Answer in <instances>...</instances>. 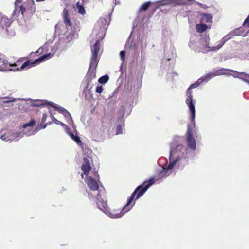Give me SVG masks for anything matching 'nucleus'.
Listing matches in <instances>:
<instances>
[{"instance_id":"obj_1","label":"nucleus","mask_w":249,"mask_h":249,"mask_svg":"<svg viewBox=\"0 0 249 249\" xmlns=\"http://www.w3.org/2000/svg\"><path fill=\"white\" fill-rule=\"evenodd\" d=\"M155 183V178L152 177L149 180L145 181L142 185L138 186L134 191L131 194L130 197L128 198L127 204L121 208L111 210L109 212V216L113 218H117L121 217L127 212L130 210L128 208L129 205L131 204L133 199H138L146 192L148 189Z\"/></svg>"},{"instance_id":"obj_2","label":"nucleus","mask_w":249,"mask_h":249,"mask_svg":"<svg viewBox=\"0 0 249 249\" xmlns=\"http://www.w3.org/2000/svg\"><path fill=\"white\" fill-rule=\"evenodd\" d=\"M92 161V158L89 156L84 157L83 159V162L81 165V170L83 173L81 174V177L83 178L84 175H86L85 181L88 186L92 191H97L99 190V187L97 182L93 178L89 176V172L92 169V173L94 178L98 180L99 179L98 174V170L95 168H92L90 161Z\"/></svg>"},{"instance_id":"obj_3","label":"nucleus","mask_w":249,"mask_h":249,"mask_svg":"<svg viewBox=\"0 0 249 249\" xmlns=\"http://www.w3.org/2000/svg\"><path fill=\"white\" fill-rule=\"evenodd\" d=\"M52 57V55L51 53H48L47 54H45L44 55L41 56L39 58L36 59L35 61L31 62L30 60H28L23 63L20 66V68L19 67L14 68V71H19V70H23L25 69H29L32 67H33L35 65V64L37 63H39L45 60L48 59Z\"/></svg>"},{"instance_id":"obj_4","label":"nucleus","mask_w":249,"mask_h":249,"mask_svg":"<svg viewBox=\"0 0 249 249\" xmlns=\"http://www.w3.org/2000/svg\"><path fill=\"white\" fill-rule=\"evenodd\" d=\"M105 196V191L100 190L96 196V203L98 208L102 210H107V201L104 200Z\"/></svg>"},{"instance_id":"obj_5","label":"nucleus","mask_w":249,"mask_h":249,"mask_svg":"<svg viewBox=\"0 0 249 249\" xmlns=\"http://www.w3.org/2000/svg\"><path fill=\"white\" fill-rule=\"evenodd\" d=\"M186 135L188 147L191 149L195 150L196 148V140L193 136L192 130L189 125L188 126Z\"/></svg>"},{"instance_id":"obj_6","label":"nucleus","mask_w":249,"mask_h":249,"mask_svg":"<svg viewBox=\"0 0 249 249\" xmlns=\"http://www.w3.org/2000/svg\"><path fill=\"white\" fill-rule=\"evenodd\" d=\"M184 147L182 145H178L176 147V149L175 150H172L170 151V163L169 164L166 166L165 169H166L168 171L169 170H171L173 168V167L176 165V163L179 160V158L178 157L176 158L175 160H173L172 161L171 160L172 156L174 155V153L176 152L177 150H180L181 148H184Z\"/></svg>"},{"instance_id":"obj_7","label":"nucleus","mask_w":249,"mask_h":249,"mask_svg":"<svg viewBox=\"0 0 249 249\" xmlns=\"http://www.w3.org/2000/svg\"><path fill=\"white\" fill-rule=\"evenodd\" d=\"M209 41V37L206 38L204 41L205 42V47L202 48V52L203 53H207L209 51H217L221 48L224 43V42L221 41L217 46L210 47L208 46Z\"/></svg>"},{"instance_id":"obj_8","label":"nucleus","mask_w":249,"mask_h":249,"mask_svg":"<svg viewBox=\"0 0 249 249\" xmlns=\"http://www.w3.org/2000/svg\"><path fill=\"white\" fill-rule=\"evenodd\" d=\"M12 21L10 19L1 14H0V27L2 29L7 28L11 24Z\"/></svg>"},{"instance_id":"obj_9","label":"nucleus","mask_w":249,"mask_h":249,"mask_svg":"<svg viewBox=\"0 0 249 249\" xmlns=\"http://www.w3.org/2000/svg\"><path fill=\"white\" fill-rule=\"evenodd\" d=\"M186 103L187 104L189 110L191 112V119L192 122H194L195 118V101H193V100H186Z\"/></svg>"},{"instance_id":"obj_10","label":"nucleus","mask_w":249,"mask_h":249,"mask_svg":"<svg viewBox=\"0 0 249 249\" xmlns=\"http://www.w3.org/2000/svg\"><path fill=\"white\" fill-rule=\"evenodd\" d=\"M44 104L49 105L51 106H52L53 107H54L55 108V109L56 110H57L59 112L63 114L66 117H71V115L69 113V112L62 107H57L54 106V105H53L51 102H46Z\"/></svg>"},{"instance_id":"obj_11","label":"nucleus","mask_w":249,"mask_h":249,"mask_svg":"<svg viewBox=\"0 0 249 249\" xmlns=\"http://www.w3.org/2000/svg\"><path fill=\"white\" fill-rule=\"evenodd\" d=\"M62 14L64 23L67 26L71 27L72 24L69 18V10L65 8L63 10Z\"/></svg>"},{"instance_id":"obj_12","label":"nucleus","mask_w":249,"mask_h":249,"mask_svg":"<svg viewBox=\"0 0 249 249\" xmlns=\"http://www.w3.org/2000/svg\"><path fill=\"white\" fill-rule=\"evenodd\" d=\"M201 21L202 22L211 23L212 15L211 14L203 13L201 14Z\"/></svg>"},{"instance_id":"obj_13","label":"nucleus","mask_w":249,"mask_h":249,"mask_svg":"<svg viewBox=\"0 0 249 249\" xmlns=\"http://www.w3.org/2000/svg\"><path fill=\"white\" fill-rule=\"evenodd\" d=\"M96 77V70L89 68L87 73L86 77L88 79L89 81H91L93 78Z\"/></svg>"},{"instance_id":"obj_14","label":"nucleus","mask_w":249,"mask_h":249,"mask_svg":"<svg viewBox=\"0 0 249 249\" xmlns=\"http://www.w3.org/2000/svg\"><path fill=\"white\" fill-rule=\"evenodd\" d=\"M98 62L97 56L95 57L94 55H92L89 68L96 70Z\"/></svg>"},{"instance_id":"obj_15","label":"nucleus","mask_w":249,"mask_h":249,"mask_svg":"<svg viewBox=\"0 0 249 249\" xmlns=\"http://www.w3.org/2000/svg\"><path fill=\"white\" fill-rule=\"evenodd\" d=\"M208 28V26L205 24H197L196 26V29L198 33H203Z\"/></svg>"},{"instance_id":"obj_16","label":"nucleus","mask_w":249,"mask_h":249,"mask_svg":"<svg viewBox=\"0 0 249 249\" xmlns=\"http://www.w3.org/2000/svg\"><path fill=\"white\" fill-rule=\"evenodd\" d=\"M70 136L71 138V139L74 141L76 143L80 146L81 147H83V143L82 142L80 138L78 136H75L73 133L72 132H70L69 133Z\"/></svg>"},{"instance_id":"obj_17","label":"nucleus","mask_w":249,"mask_h":249,"mask_svg":"<svg viewBox=\"0 0 249 249\" xmlns=\"http://www.w3.org/2000/svg\"><path fill=\"white\" fill-rule=\"evenodd\" d=\"M99 49V42L98 41H97L94 44L93 49H92V55H94L95 57L98 56Z\"/></svg>"},{"instance_id":"obj_18","label":"nucleus","mask_w":249,"mask_h":249,"mask_svg":"<svg viewBox=\"0 0 249 249\" xmlns=\"http://www.w3.org/2000/svg\"><path fill=\"white\" fill-rule=\"evenodd\" d=\"M238 73L239 75V76H237L239 78L243 80L245 82L249 83V74H248L244 72H241V73Z\"/></svg>"},{"instance_id":"obj_19","label":"nucleus","mask_w":249,"mask_h":249,"mask_svg":"<svg viewBox=\"0 0 249 249\" xmlns=\"http://www.w3.org/2000/svg\"><path fill=\"white\" fill-rule=\"evenodd\" d=\"M77 9L79 13L84 15L86 14V11L84 7L80 4V2H77L76 4Z\"/></svg>"},{"instance_id":"obj_20","label":"nucleus","mask_w":249,"mask_h":249,"mask_svg":"<svg viewBox=\"0 0 249 249\" xmlns=\"http://www.w3.org/2000/svg\"><path fill=\"white\" fill-rule=\"evenodd\" d=\"M151 4V2L150 1L144 3L140 8V11H146L148 9Z\"/></svg>"},{"instance_id":"obj_21","label":"nucleus","mask_w":249,"mask_h":249,"mask_svg":"<svg viewBox=\"0 0 249 249\" xmlns=\"http://www.w3.org/2000/svg\"><path fill=\"white\" fill-rule=\"evenodd\" d=\"M109 80V76L108 75H105L101 76L98 79V82L101 84H105Z\"/></svg>"},{"instance_id":"obj_22","label":"nucleus","mask_w":249,"mask_h":249,"mask_svg":"<svg viewBox=\"0 0 249 249\" xmlns=\"http://www.w3.org/2000/svg\"><path fill=\"white\" fill-rule=\"evenodd\" d=\"M167 172H168V170L166 169H165V167H163L162 169L161 170H160V171L159 172V175H158L159 177V178H163L164 176H165L166 175V174H167Z\"/></svg>"},{"instance_id":"obj_23","label":"nucleus","mask_w":249,"mask_h":249,"mask_svg":"<svg viewBox=\"0 0 249 249\" xmlns=\"http://www.w3.org/2000/svg\"><path fill=\"white\" fill-rule=\"evenodd\" d=\"M202 81H203V80L201 78L198 79V80L197 81H196L195 83L192 84L190 86V87H189L190 89H193L194 88H197V87H198L199 86L200 83H201L202 82Z\"/></svg>"},{"instance_id":"obj_24","label":"nucleus","mask_w":249,"mask_h":249,"mask_svg":"<svg viewBox=\"0 0 249 249\" xmlns=\"http://www.w3.org/2000/svg\"><path fill=\"white\" fill-rule=\"evenodd\" d=\"M192 89H190L189 87L187 89V91L186 92V95L188 96V98L186 100H193V95L192 92L191 91Z\"/></svg>"},{"instance_id":"obj_25","label":"nucleus","mask_w":249,"mask_h":249,"mask_svg":"<svg viewBox=\"0 0 249 249\" xmlns=\"http://www.w3.org/2000/svg\"><path fill=\"white\" fill-rule=\"evenodd\" d=\"M36 123L35 120L32 119L28 123H26L23 125V127L26 128L29 126H33Z\"/></svg>"},{"instance_id":"obj_26","label":"nucleus","mask_w":249,"mask_h":249,"mask_svg":"<svg viewBox=\"0 0 249 249\" xmlns=\"http://www.w3.org/2000/svg\"><path fill=\"white\" fill-rule=\"evenodd\" d=\"M36 123L35 120L32 119L28 123H26L23 125V127L26 128L29 126H33Z\"/></svg>"},{"instance_id":"obj_27","label":"nucleus","mask_w":249,"mask_h":249,"mask_svg":"<svg viewBox=\"0 0 249 249\" xmlns=\"http://www.w3.org/2000/svg\"><path fill=\"white\" fill-rule=\"evenodd\" d=\"M243 26L244 27H247L248 28H249V14L247 16L246 19L244 20Z\"/></svg>"},{"instance_id":"obj_28","label":"nucleus","mask_w":249,"mask_h":249,"mask_svg":"<svg viewBox=\"0 0 249 249\" xmlns=\"http://www.w3.org/2000/svg\"><path fill=\"white\" fill-rule=\"evenodd\" d=\"M103 91V88L101 86H98L96 88L95 92L97 93H101Z\"/></svg>"},{"instance_id":"obj_29","label":"nucleus","mask_w":249,"mask_h":249,"mask_svg":"<svg viewBox=\"0 0 249 249\" xmlns=\"http://www.w3.org/2000/svg\"><path fill=\"white\" fill-rule=\"evenodd\" d=\"M123 132V131H122V126L120 124H119L117 125V129H116V134L118 135V134H122Z\"/></svg>"},{"instance_id":"obj_30","label":"nucleus","mask_w":249,"mask_h":249,"mask_svg":"<svg viewBox=\"0 0 249 249\" xmlns=\"http://www.w3.org/2000/svg\"><path fill=\"white\" fill-rule=\"evenodd\" d=\"M19 8H20V11L21 12V14L23 16L24 13L26 10L25 8L23 5H21L19 7Z\"/></svg>"},{"instance_id":"obj_31","label":"nucleus","mask_w":249,"mask_h":249,"mask_svg":"<svg viewBox=\"0 0 249 249\" xmlns=\"http://www.w3.org/2000/svg\"><path fill=\"white\" fill-rule=\"evenodd\" d=\"M125 54V52L124 51H121L120 53V55L121 58L123 60Z\"/></svg>"},{"instance_id":"obj_32","label":"nucleus","mask_w":249,"mask_h":249,"mask_svg":"<svg viewBox=\"0 0 249 249\" xmlns=\"http://www.w3.org/2000/svg\"><path fill=\"white\" fill-rule=\"evenodd\" d=\"M216 75L213 73H210L209 74H208L207 77H208L209 79L210 78L213 77V76H215Z\"/></svg>"},{"instance_id":"obj_33","label":"nucleus","mask_w":249,"mask_h":249,"mask_svg":"<svg viewBox=\"0 0 249 249\" xmlns=\"http://www.w3.org/2000/svg\"><path fill=\"white\" fill-rule=\"evenodd\" d=\"M20 62H21V61L20 60H18L16 63H14V64L11 65V66H15V67H16L17 66H19Z\"/></svg>"},{"instance_id":"obj_34","label":"nucleus","mask_w":249,"mask_h":249,"mask_svg":"<svg viewBox=\"0 0 249 249\" xmlns=\"http://www.w3.org/2000/svg\"><path fill=\"white\" fill-rule=\"evenodd\" d=\"M56 123L57 124H61V125H64V124L57 120H56Z\"/></svg>"},{"instance_id":"obj_35","label":"nucleus","mask_w":249,"mask_h":249,"mask_svg":"<svg viewBox=\"0 0 249 249\" xmlns=\"http://www.w3.org/2000/svg\"><path fill=\"white\" fill-rule=\"evenodd\" d=\"M3 64V61L2 59L0 58V67Z\"/></svg>"},{"instance_id":"obj_36","label":"nucleus","mask_w":249,"mask_h":249,"mask_svg":"<svg viewBox=\"0 0 249 249\" xmlns=\"http://www.w3.org/2000/svg\"><path fill=\"white\" fill-rule=\"evenodd\" d=\"M34 4H35V3H34V2L33 1V2H32V5H33V6H34V9L33 10V12H34L35 11V6H34Z\"/></svg>"},{"instance_id":"obj_37","label":"nucleus","mask_w":249,"mask_h":249,"mask_svg":"<svg viewBox=\"0 0 249 249\" xmlns=\"http://www.w3.org/2000/svg\"><path fill=\"white\" fill-rule=\"evenodd\" d=\"M1 139H2L3 140H5V135H2L1 136Z\"/></svg>"},{"instance_id":"obj_38","label":"nucleus","mask_w":249,"mask_h":249,"mask_svg":"<svg viewBox=\"0 0 249 249\" xmlns=\"http://www.w3.org/2000/svg\"><path fill=\"white\" fill-rule=\"evenodd\" d=\"M45 0H36V1H44Z\"/></svg>"},{"instance_id":"obj_39","label":"nucleus","mask_w":249,"mask_h":249,"mask_svg":"<svg viewBox=\"0 0 249 249\" xmlns=\"http://www.w3.org/2000/svg\"><path fill=\"white\" fill-rule=\"evenodd\" d=\"M132 206H133V205H132V206H130V205H129V206H128V208H130V210Z\"/></svg>"},{"instance_id":"obj_40","label":"nucleus","mask_w":249,"mask_h":249,"mask_svg":"<svg viewBox=\"0 0 249 249\" xmlns=\"http://www.w3.org/2000/svg\"><path fill=\"white\" fill-rule=\"evenodd\" d=\"M42 119H43V120H45V114L43 115Z\"/></svg>"},{"instance_id":"obj_41","label":"nucleus","mask_w":249,"mask_h":249,"mask_svg":"<svg viewBox=\"0 0 249 249\" xmlns=\"http://www.w3.org/2000/svg\"><path fill=\"white\" fill-rule=\"evenodd\" d=\"M241 27H240V28H239L237 29V31H240V30H241Z\"/></svg>"},{"instance_id":"obj_42","label":"nucleus","mask_w":249,"mask_h":249,"mask_svg":"<svg viewBox=\"0 0 249 249\" xmlns=\"http://www.w3.org/2000/svg\"><path fill=\"white\" fill-rule=\"evenodd\" d=\"M89 151L90 152H91V151H91V150H90V149H89Z\"/></svg>"}]
</instances>
